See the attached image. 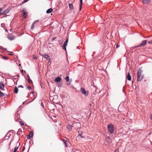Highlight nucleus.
Wrapping results in <instances>:
<instances>
[{
  "mask_svg": "<svg viewBox=\"0 0 152 152\" xmlns=\"http://www.w3.org/2000/svg\"><path fill=\"white\" fill-rule=\"evenodd\" d=\"M142 71L141 69H139L137 71V79L138 81H140L142 79L143 76L141 74Z\"/></svg>",
  "mask_w": 152,
  "mask_h": 152,
  "instance_id": "1",
  "label": "nucleus"
},
{
  "mask_svg": "<svg viewBox=\"0 0 152 152\" xmlns=\"http://www.w3.org/2000/svg\"><path fill=\"white\" fill-rule=\"evenodd\" d=\"M108 131L110 134L113 133L114 132V128L113 125L110 124L107 126Z\"/></svg>",
  "mask_w": 152,
  "mask_h": 152,
  "instance_id": "2",
  "label": "nucleus"
},
{
  "mask_svg": "<svg viewBox=\"0 0 152 152\" xmlns=\"http://www.w3.org/2000/svg\"><path fill=\"white\" fill-rule=\"evenodd\" d=\"M73 128L75 129H77L80 128V124L79 123L75 122L72 124Z\"/></svg>",
  "mask_w": 152,
  "mask_h": 152,
  "instance_id": "3",
  "label": "nucleus"
},
{
  "mask_svg": "<svg viewBox=\"0 0 152 152\" xmlns=\"http://www.w3.org/2000/svg\"><path fill=\"white\" fill-rule=\"evenodd\" d=\"M147 43V40H146L143 41L139 45L135 46V48H137L144 46Z\"/></svg>",
  "mask_w": 152,
  "mask_h": 152,
  "instance_id": "4",
  "label": "nucleus"
},
{
  "mask_svg": "<svg viewBox=\"0 0 152 152\" xmlns=\"http://www.w3.org/2000/svg\"><path fill=\"white\" fill-rule=\"evenodd\" d=\"M80 91L82 93L86 96H88V91H86L84 88L81 87V88Z\"/></svg>",
  "mask_w": 152,
  "mask_h": 152,
  "instance_id": "5",
  "label": "nucleus"
},
{
  "mask_svg": "<svg viewBox=\"0 0 152 152\" xmlns=\"http://www.w3.org/2000/svg\"><path fill=\"white\" fill-rule=\"evenodd\" d=\"M68 40V39H66L65 41L64 42L62 45V49L66 51V46L67 45Z\"/></svg>",
  "mask_w": 152,
  "mask_h": 152,
  "instance_id": "6",
  "label": "nucleus"
},
{
  "mask_svg": "<svg viewBox=\"0 0 152 152\" xmlns=\"http://www.w3.org/2000/svg\"><path fill=\"white\" fill-rule=\"evenodd\" d=\"M33 132L32 131H31L28 135L27 136V138L28 139H30L31 137L33 136Z\"/></svg>",
  "mask_w": 152,
  "mask_h": 152,
  "instance_id": "7",
  "label": "nucleus"
},
{
  "mask_svg": "<svg viewBox=\"0 0 152 152\" xmlns=\"http://www.w3.org/2000/svg\"><path fill=\"white\" fill-rule=\"evenodd\" d=\"M11 131H13V130H11L9 131L7 134L4 137V138H6L5 140L8 139L10 136V134H9V133Z\"/></svg>",
  "mask_w": 152,
  "mask_h": 152,
  "instance_id": "8",
  "label": "nucleus"
},
{
  "mask_svg": "<svg viewBox=\"0 0 152 152\" xmlns=\"http://www.w3.org/2000/svg\"><path fill=\"white\" fill-rule=\"evenodd\" d=\"M4 87V84L3 82L1 81L0 82V89L1 90H3Z\"/></svg>",
  "mask_w": 152,
  "mask_h": 152,
  "instance_id": "9",
  "label": "nucleus"
},
{
  "mask_svg": "<svg viewBox=\"0 0 152 152\" xmlns=\"http://www.w3.org/2000/svg\"><path fill=\"white\" fill-rule=\"evenodd\" d=\"M72 128H73L72 125H69L66 127V128L69 131H71Z\"/></svg>",
  "mask_w": 152,
  "mask_h": 152,
  "instance_id": "10",
  "label": "nucleus"
},
{
  "mask_svg": "<svg viewBox=\"0 0 152 152\" xmlns=\"http://www.w3.org/2000/svg\"><path fill=\"white\" fill-rule=\"evenodd\" d=\"M9 11L10 10L9 9H6V10H5L3 12H2V15H5L7 14L9 12Z\"/></svg>",
  "mask_w": 152,
  "mask_h": 152,
  "instance_id": "11",
  "label": "nucleus"
},
{
  "mask_svg": "<svg viewBox=\"0 0 152 152\" xmlns=\"http://www.w3.org/2000/svg\"><path fill=\"white\" fill-rule=\"evenodd\" d=\"M61 77H58L55 78V81L56 82H58L61 80Z\"/></svg>",
  "mask_w": 152,
  "mask_h": 152,
  "instance_id": "12",
  "label": "nucleus"
},
{
  "mask_svg": "<svg viewBox=\"0 0 152 152\" xmlns=\"http://www.w3.org/2000/svg\"><path fill=\"white\" fill-rule=\"evenodd\" d=\"M150 0H142V2L144 4H148L150 3Z\"/></svg>",
  "mask_w": 152,
  "mask_h": 152,
  "instance_id": "13",
  "label": "nucleus"
},
{
  "mask_svg": "<svg viewBox=\"0 0 152 152\" xmlns=\"http://www.w3.org/2000/svg\"><path fill=\"white\" fill-rule=\"evenodd\" d=\"M20 143H18V142H17V145H18V146L15 147V148L14 150V152H15L17 151V150L18 149V147L20 146Z\"/></svg>",
  "mask_w": 152,
  "mask_h": 152,
  "instance_id": "14",
  "label": "nucleus"
},
{
  "mask_svg": "<svg viewBox=\"0 0 152 152\" xmlns=\"http://www.w3.org/2000/svg\"><path fill=\"white\" fill-rule=\"evenodd\" d=\"M83 4V0H80L79 5V10L80 11L82 8Z\"/></svg>",
  "mask_w": 152,
  "mask_h": 152,
  "instance_id": "15",
  "label": "nucleus"
},
{
  "mask_svg": "<svg viewBox=\"0 0 152 152\" xmlns=\"http://www.w3.org/2000/svg\"><path fill=\"white\" fill-rule=\"evenodd\" d=\"M24 9H22L21 12H23V16L25 18L26 17V12L24 11Z\"/></svg>",
  "mask_w": 152,
  "mask_h": 152,
  "instance_id": "16",
  "label": "nucleus"
},
{
  "mask_svg": "<svg viewBox=\"0 0 152 152\" xmlns=\"http://www.w3.org/2000/svg\"><path fill=\"white\" fill-rule=\"evenodd\" d=\"M44 57L48 61H49L50 60V58L49 55L48 54H45L44 55Z\"/></svg>",
  "mask_w": 152,
  "mask_h": 152,
  "instance_id": "17",
  "label": "nucleus"
},
{
  "mask_svg": "<svg viewBox=\"0 0 152 152\" xmlns=\"http://www.w3.org/2000/svg\"><path fill=\"white\" fill-rule=\"evenodd\" d=\"M53 11V9L52 8H50L48 9L46 11V13L47 14L50 13L52 12Z\"/></svg>",
  "mask_w": 152,
  "mask_h": 152,
  "instance_id": "18",
  "label": "nucleus"
},
{
  "mask_svg": "<svg viewBox=\"0 0 152 152\" xmlns=\"http://www.w3.org/2000/svg\"><path fill=\"white\" fill-rule=\"evenodd\" d=\"M68 5L70 10H72L73 8V6L72 4L71 3H69Z\"/></svg>",
  "mask_w": 152,
  "mask_h": 152,
  "instance_id": "19",
  "label": "nucleus"
},
{
  "mask_svg": "<svg viewBox=\"0 0 152 152\" xmlns=\"http://www.w3.org/2000/svg\"><path fill=\"white\" fill-rule=\"evenodd\" d=\"M18 88L16 86H15L14 90V93L15 94H17L18 93Z\"/></svg>",
  "mask_w": 152,
  "mask_h": 152,
  "instance_id": "20",
  "label": "nucleus"
},
{
  "mask_svg": "<svg viewBox=\"0 0 152 152\" xmlns=\"http://www.w3.org/2000/svg\"><path fill=\"white\" fill-rule=\"evenodd\" d=\"M27 82L29 83L32 82V80L30 79V77L28 75L27 76Z\"/></svg>",
  "mask_w": 152,
  "mask_h": 152,
  "instance_id": "21",
  "label": "nucleus"
},
{
  "mask_svg": "<svg viewBox=\"0 0 152 152\" xmlns=\"http://www.w3.org/2000/svg\"><path fill=\"white\" fill-rule=\"evenodd\" d=\"M127 79L129 81H130L131 80V75H130L129 73V72L128 73V75H127Z\"/></svg>",
  "mask_w": 152,
  "mask_h": 152,
  "instance_id": "22",
  "label": "nucleus"
},
{
  "mask_svg": "<svg viewBox=\"0 0 152 152\" xmlns=\"http://www.w3.org/2000/svg\"><path fill=\"white\" fill-rule=\"evenodd\" d=\"M78 132L79 133V135L77 136V137H78V139H81L83 138V137L81 136V134H80V132Z\"/></svg>",
  "mask_w": 152,
  "mask_h": 152,
  "instance_id": "23",
  "label": "nucleus"
},
{
  "mask_svg": "<svg viewBox=\"0 0 152 152\" xmlns=\"http://www.w3.org/2000/svg\"><path fill=\"white\" fill-rule=\"evenodd\" d=\"M34 24H34V23H33L31 25V28H30V29L31 30H32L34 28Z\"/></svg>",
  "mask_w": 152,
  "mask_h": 152,
  "instance_id": "24",
  "label": "nucleus"
},
{
  "mask_svg": "<svg viewBox=\"0 0 152 152\" xmlns=\"http://www.w3.org/2000/svg\"><path fill=\"white\" fill-rule=\"evenodd\" d=\"M0 49L2 50L4 52H5L7 50V49L6 48H4L3 47L0 46Z\"/></svg>",
  "mask_w": 152,
  "mask_h": 152,
  "instance_id": "25",
  "label": "nucleus"
},
{
  "mask_svg": "<svg viewBox=\"0 0 152 152\" xmlns=\"http://www.w3.org/2000/svg\"><path fill=\"white\" fill-rule=\"evenodd\" d=\"M65 80L66 81L68 82L69 81V77L68 76H67L65 78Z\"/></svg>",
  "mask_w": 152,
  "mask_h": 152,
  "instance_id": "26",
  "label": "nucleus"
},
{
  "mask_svg": "<svg viewBox=\"0 0 152 152\" xmlns=\"http://www.w3.org/2000/svg\"><path fill=\"white\" fill-rule=\"evenodd\" d=\"M16 115V118L15 119V121H17V118H18L19 117V116L18 115V114H17L16 115Z\"/></svg>",
  "mask_w": 152,
  "mask_h": 152,
  "instance_id": "27",
  "label": "nucleus"
},
{
  "mask_svg": "<svg viewBox=\"0 0 152 152\" xmlns=\"http://www.w3.org/2000/svg\"><path fill=\"white\" fill-rule=\"evenodd\" d=\"M2 57L5 60H7L8 59V58L7 57L4 56H2Z\"/></svg>",
  "mask_w": 152,
  "mask_h": 152,
  "instance_id": "28",
  "label": "nucleus"
},
{
  "mask_svg": "<svg viewBox=\"0 0 152 152\" xmlns=\"http://www.w3.org/2000/svg\"><path fill=\"white\" fill-rule=\"evenodd\" d=\"M8 39L10 40H12V39H13V38H12V37H9V36H8Z\"/></svg>",
  "mask_w": 152,
  "mask_h": 152,
  "instance_id": "29",
  "label": "nucleus"
},
{
  "mask_svg": "<svg viewBox=\"0 0 152 152\" xmlns=\"http://www.w3.org/2000/svg\"><path fill=\"white\" fill-rule=\"evenodd\" d=\"M58 85L59 86L61 87L62 86V83H61L60 82L58 83Z\"/></svg>",
  "mask_w": 152,
  "mask_h": 152,
  "instance_id": "30",
  "label": "nucleus"
},
{
  "mask_svg": "<svg viewBox=\"0 0 152 152\" xmlns=\"http://www.w3.org/2000/svg\"><path fill=\"white\" fill-rule=\"evenodd\" d=\"M20 124H21V125H24V123H23V122L22 121H20Z\"/></svg>",
  "mask_w": 152,
  "mask_h": 152,
  "instance_id": "31",
  "label": "nucleus"
},
{
  "mask_svg": "<svg viewBox=\"0 0 152 152\" xmlns=\"http://www.w3.org/2000/svg\"><path fill=\"white\" fill-rule=\"evenodd\" d=\"M27 88L28 90H30L31 89V86H28V87Z\"/></svg>",
  "mask_w": 152,
  "mask_h": 152,
  "instance_id": "32",
  "label": "nucleus"
},
{
  "mask_svg": "<svg viewBox=\"0 0 152 152\" xmlns=\"http://www.w3.org/2000/svg\"><path fill=\"white\" fill-rule=\"evenodd\" d=\"M78 132H80V134H82L83 133V132L82 131H80Z\"/></svg>",
  "mask_w": 152,
  "mask_h": 152,
  "instance_id": "33",
  "label": "nucleus"
},
{
  "mask_svg": "<svg viewBox=\"0 0 152 152\" xmlns=\"http://www.w3.org/2000/svg\"><path fill=\"white\" fill-rule=\"evenodd\" d=\"M3 10V9L2 8H0V12H1Z\"/></svg>",
  "mask_w": 152,
  "mask_h": 152,
  "instance_id": "34",
  "label": "nucleus"
},
{
  "mask_svg": "<svg viewBox=\"0 0 152 152\" xmlns=\"http://www.w3.org/2000/svg\"><path fill=\"white\" fill-rule=\"evenodd\" d=\"M19 88H23V87L21 85H20L18 86Z\"/></svg>",
  "mask_w": 152,
  "mask_h": 152,
  "instance_id": "35",
  "label": "nucleus"
},
{
  "mask_svg": "<svg viewBox=\"0 0 152 152\" xmlns=\"http://www.w3.org/2000/svg\"><path fill=\"white\" fill-rule=\"evenodd\" d=\"M28 0H24L23 2V3H24L26 2H27Z\"/></svg>",
  "mask_w": 152,
  "mask_h": 152,
  "instance_id": "36",
  "label": "nucleus"
},
{
  "mask_svg": "<svg viewBox=\"0 0 152 152\" xmlns=\"http://www.w3.org/2000/svg\"><path fill=\"white\" fill-rule=\"evenodd\" d=\"M108 140H107V142H110V140H110V137H108Z\"/></svg>",
  "mask_w": 152,
  "mask_h": 152,
  "instance_id": "37",
  "label": "nucleus"
},
{
  "mask_svg": "<svg viewBox=\"0 0 152 152\" xmlns=\"http://www.w3.org/2000/svg\"><path fill=\"white\" fill-rule=\"evenodd\" d=\"M56 39V37H54V38H53L52 40V42H53L55 39Z\"/></svg>",
  "mask_w": 152,
  "mask_h": 152,
  "instance_id": "38",
  "label": "nucleus"
},
{
  "mask_svg": "<svg viewBox=\"0 0 152 152\" xmlns=\"http://www.w3.org/2000/svg\"><path fill=\"white\" fill-rule=\"evenodd\" d=\"M12 141H11L10 142V143L9 144V149L10 148V145L11 144V142H12Z\"/></svg>",
  "mask_w": 152,
  "mask_h": 152,
  "instance_id": "39",
  "label": "nucleus"
},
{
  "mask_svg": "<svg viewBox=\"0 0 152 152\" xmlns=\"http://www.w3.org/2000/svg\"><path fill=\"white\" fill-rule=\"evenodd\" d=\"M41 106L43 107H44V105L43 104V103L42 102L41 104Z\"/></svg>",
  "mask_w": 152,
  "mask_h": 152,
  "instance_id": "40",
  "label": "nucleus"
},
{
  "mask_svg": "<svg viewBox=\"0 0 152 152\" xmlns=\"http://www.w3.org/2000/svg\"><path fill=\"white\" fill-rule=\"evenodd\" d=\"M21 131V129H19L18 130V132H20Z\"/></svg>",
  "mask_w": 152,
  "mask_h": 152,
  "instance_id": "41",
  "label": "nucleus"
},
{
  "mask_svg": "<svg viewBox=\"0 0 152 152\" xmlns=\"http://www.w3.org/2000/svg\"><path fill=\"white\" fill-rule=\"evenodd\" d=\"M38 21V20H36L34 21L33 23H34V24H35L36 22H37Z\"/></svg>",
  "mask_w": 152,
  "mask_h": 152,
  "instance_id": "42",
  "label": "nucleus"
},
{
  "mask_svg": "<svg viewBox=\"0 0 152 152\" xmlns=\"http://www.w3.org/2000/svg\"><path fill=\"white\" fill-rule=\"evenodd\" d=\"M33 58H34V59H36L37 58L36 56H34V57Z\"/></svg>",
  "mask_w": 152,
  "mask_h": 152,
  "instance_id": "43",
  "label": "nucleus"
},
{
  "mask_svg": "<svg viewBox=\"0 0 152 152\" xmlns=\"http://www.w3.org/2000/svg\"><path fill=\"white\" fill-rule=\"evenodd\" d=\"M119 47V46L118 45H116V48H118Z\"/></svg>",
  "mask_w": 152,
  "mask_h": 152,
  "instance_id": "44",
  "label": "nucleus"
},
{
  "mask_svg": "<svg viewBox=\"0 0 152 152\" xmlns=\"http://www.w3.org/2000/svg\"><path fill=\"white\" fill-rule=\"evenodd\" d=\"M148 43H151V44H152V40L150 42H148Z\"/></svg>",
  "mask_w": 152,
  "mask_h": 152,
  "instance_id": "45",
  "label": "nucleus"
},
{
  "mask_svg": "<svg viewBox=\"0 0 152 152\" xmlns=\"http://www.w3.org/2000/svg\"><path fill=\"white\" fill-rule=\"evenodd\" d=\"M9 55H11V56H12L13 55V54L12 53H9L8 54Z\"/></svg>",
  "mask_w": 152,
  "mask_h": 152,
  "instance_id": "46",
  "label": "nucleus"
},
{
  "mask_svg": "<svg viewBox=\"0 0 152 152\" xmlns=\"http://www.w3.org/2000/svg\"><path fill=\"white\" fill-rule=\"evenodd\" d=\"M2 15V12H0V15Z\"/></svg>",
  "mask_w": 152,
  "mask_h": 152,
  "instance_id": "47",
  "label": "nucleus"
},
{
  "mask_svg": "<svg viewBox=\"0 0 152 152\" xmlns=\"http://www.w3.org/2000/svg\"><path fill=\"white\" fill-rule=\"evenodd\" d=\"M7 16V15H6L5 16H3L1 17V18H4L6 17Z\"/></svg>",
  "mask_w": 152,
  "mask_h": 152,
  "instance_id": "48",
  "label": "nucleus"
},
{
  "mask_svg": "<svg viewBox=\"0 0 152 152\" xmlns=\"http://www.w3.org/2000/svg\"><path fill=\"white\" fill-rule=\"evenodd\" d=\"M25 149V147H24L23 148V149L22 151H23Z\"/></svg>",
  "mask_w": 152,
  "mask_h": 152,
  "instance_id": "49",
  "label": "nucleus"
},
{
  "mask_svg": "<svg viewBox=\"0 0 152 152\" xmlns=\"http://www.w3.org/2000/svg\"><path fill=\"white\" fill-rule=\"evenodd\" d=\"M117 149H116L115 151L114 152H117Z\"/></svg>",
  "mask_w": 152,
  "mask_h": 152,
  "instance_id": "50",
  "label": "nucleus"
},
{
  "mask_svg": "<svg viewBox=\"0 0 152 152\" xmlns=\"http://www.w3.org/2000/svg\"><path fill=\"white\" fill-rule=\"evenodd\" d=\"M5 31L6 32H7V29H6V30H5Z\"/></svg>",
  "mask_w": 152,
  "mask_h": 152,
  "instance_id": "51",
  "label": "nucleus"
},
{
  "mask_svg": "<svg viewBox=\"0 0 152 152\" xmlns=\"http://www.w3.org/2000/svg\"><path fill=\"white\" fill-rule=\"evenodd\" d=\"M70 83H68V84H67V85H70Z\"/></svg>",
  "mask_w": 152,
  "mask_h": 152,
  "instance_id": "52",
  "label": "nucleus"
},
{
  "mask_svg": "<svg viewBox=\"0 0 152 152\" xmlns=\"http://www.w3.org/2000/svg\"><path fill=\"white\" fill-rule=\"evenodd\" d=\"M13 131H11V132H12V133H13Z\"/></svg>",
  "mask_w": 152,
  "mask_h": 152,
  "instance_id": "53",
  "label": "nucleus"
},
{
  "mask_svg": "<svg viewBox=\"0 0 152 152\" xmlns=\"http://www.w3.org/2000/svg\"><path fill=\"white\" fill-rule=\"evenodd\" d=\"M17 134H18V135H19V134H18V133H17Z\"/></svg>",
  "mask_w": 152,
  "mask_h": 152,
  "instance_id": "54",
  "label": "nucleus"
},
{
  "mask_svg": "<svg viewBox=\"0 0 152 152\" xmlns=\"http://www.w3.org/2000/svg\"><path fill=\"white\" fill-rule=\"evenodd\" d=\"M30 148V146L29 147V149ZM29 149H28V150H29Z\"/></svg>",
  "mask_w": 152,
  "mask_h": 152,
  "instance_id": "55",
  "label": "nucleus"
},
{
  "mask_svg": "<svg viewBox=\"0 0 152 152\" xmlns=\"http://www.w3.org/2000/svg\"><path fill=\"white\" fill-rule=\"evenodd\" d=\"M151 132H150V133H149V134H151Z\"/></svg>",
  "mask_w": 152,
  "mask_h": 152,
  "instance_id": "56",
  "label": "nucleus"
},
{
  "mask_svg": "<svg viewBox=\"0 0 152 152\" xmlns=\"http://www.w3.org/2000/svg\"><path fill=\"white\" fill-rule=\"evenodd\" d=\"M20 66V65H19V66Z\"/></svg>",
  "mask_w": 152,
  "mask_h": 152,
  "instance_id": "57",
  "label": "nucleus"
}]
</instances>
